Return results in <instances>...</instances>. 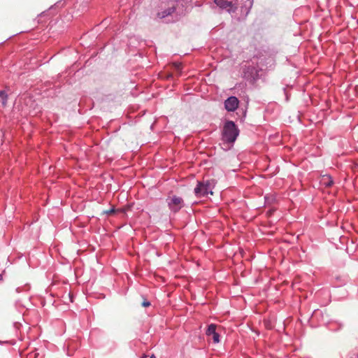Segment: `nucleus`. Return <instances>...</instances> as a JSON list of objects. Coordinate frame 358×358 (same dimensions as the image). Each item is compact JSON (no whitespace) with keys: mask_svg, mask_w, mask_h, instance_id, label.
<instances>
[{"mask_svg":"<svg viewBox=\"0 0 358 358\" xmlns=\"http://www.w3.org/2000/svg\"><path fill=\"white\" fill-rule=\"evenodd\" d=\"M239 134V130L232 121H227L222 130V141L228 143H234Z\"/></svg>","mask_w":358,"mask_h":358,"instance_id":"f257e3e1","label":"nucleus"},{"mask_svg":"<svg viewBox=\"0 0 358 358\" xmlns=\"http://www.w3.org/2000/svg\"><path fill=\"white\" fill-rule=\"evenodd\" d=\"M167 202L169 208L175 213L180 210L184 206L183 199L180 196L176 195L169 196L167 199Z\"/></svg>","mask_w":358,"mask_h":358,"instance_id":"f03ea898","label":"nucleus"},{"mask_svg":"<svg viewBox=\"0 0 358 358\" xmlns=\"http://www.w3.org/2000/svg\"><path fill=\"white\" fill-rule=\"evenodd\" d=\"M238 103L236 96H230L225 101L224 106L228 111H234L238 108Z\"/></svg>","mask_w":358,"mask_h":358,"instance_id":"7ed1b4c3","label":"nucleus"},{"mask_svg":"<svg viewBox=\"0 0 358 358\" xmlns=\"http://www.w3.org/2000/svg\"><path fill=\"white\" fill-rule=\"evenodd\" d=\"M194 194L197 197H203L207 196L210 192L206 188L204 182H199L194 188Z\"/></svg>","mask_w":358,"mask_h":358,"instance_id":"20e7f679","label":"nucleus"},{"mask_svg":"<svg viewBox=\"0 0 358 358\" xmlns=\"http://www.w3.org/2000/svg\"><path fill=\"white\" fill-rule=\"evenodd\" d=\"M206 335L208 336H211V338L213 339L214 343H219L220 336L219 334L216 332V325L213 324L209 325L206 331Z\"/></svg>","mask_w":358,"mask_h":358,"instance_id":"39448f33","label":"nucleus"},{"mask_svg":"<svg viewBox=\"0 0 358 358\" xmlns=\"http://www.w3.org/2000/svg\"><path fill=\"white\" fill-rule=\"evenodd\" d=\"M320 183L326 187H329L333 185L334 181L330 176L324 175L322 177Z\"/></svg>","mask_w":358,"mask_h":358,"instance_id":"423d86ee","label":"nucleus"},{"mask_svg":"<svg viewBox=\"0 0 358 358\" xmlns=\"http://www.w3.org/2000/svg\"><path fill=\"white\" fill-rule=\"evenodd\" d=\"M215 3L222 8H231V2L228 0H215Z\"/></svg>","mask_w":358,"mask_h":358,"instance_id":"0eeeda50","label":"nucleus"},{"mask_svg":"<svg viewBox=\"0 0 358 358\" xmlns=\"http://www.w3.org/2000/svg\"><path fill=\"white\" fill-rule=\"evenodd\" d=\"M203 182H204V184H205L206 188L209 191L210 194L213 195V189L215 187V181L214 180H206V181H203Z\"/></svg>","mask_w":358,"mask_h":358,"instance_id":"6e6552de","label":"nucleus"},{"mask_svg":"<svg viewBox=\"0 0 358 358\" xmlns=\"http://www.w3.org/2000/svg\"><path fill=\"white\" fill-rule=\"evenodd\" d=\"M0 99H1V101L3 106H6V103H7V95L5 93V92H3V91L0 92Z\"/></svg>","mask_w":358,"mask_h":358,"instance_id":"1a4fd4ad","label":"nucleus"},{"mask_svg":"<svg viewBox=\"0 0 358 358\" xmlns=\"http://www.w3.org/2000/svg\"><path fill=\"white\" fill-rule=\"evenodd\" d=\"M114 212H115V210L113 208H111L108 210L104 211V213L107 214V215H111V214L114 213Z\"/></svg>","mask_w":358,"mask_h":358,"instance_id":"9d476101","label":"nucleus"},{"mask_svg":"<svg viewBox=\"0 0 358 358\" xmlns=\"http://www.w3.org/2000/svg\"><path fill=\"white\" fill-rule=\"evenodd\" d=\"M142 306L143 307H149L150 306V303L148 301H144L143 303H142Z\"/></svg>","mask_w":358,"mask_h":358,"instance_id":"9b49d317","label":"nucleus"},{"mask_svg":"<svg viewBox=\"0 0 358 358\" xmlns=\"http://www.w3.org/2000/svg\"><path fill=\"white\" fill-rule=\"evenodd\" d=\"M3 280V276L2 274H0V282Z\"/></svg>","mask_w":358,"mask_h":358,"instance_id":"f8f14e48","label":"nucleus"},{"mask_svg":"<svg viewBox=\"0 0 358 358\" xmlns=\"http://www.w3.org/2000/svg\"><path fill=\"white\" fill-rule=\"evenodd\" d=\"M150 358H156V357L154 355H152Z\"/></svg>","mask_w":358,"mask_h":358,"instance_id":"ddd939ff","label":"nucleus"},{"mask_svg":"<svg viewBox=\"0 0 358 358\" xmlns=\"http://www.w3.org/2000/svg\"><path fill=\"white\" fill-rule=\"evenodd\" d=\"M180 64L177 65V68L180 69Z\"/></svg>","mask_w":358,"mask_h":358,"instance_id":"4468645a","label":"nucleus"},{"mask_svg":"<svg viewBox=\"0 0 358 358\" xmlns=\"http://www.w3.org/2000/svg\"><path fill=\"white\" fill-rule=\"evenodd\" d=\"M142 358H147V357L146 356H143Z\"/></svg>","mask_w":358,"mask_h":358,"instance_id":"2eb2a0df","label":"nucleus"},{"mask_svg":"<svg viewBox=\"0 0 358 358\" xmlns=\"http://www.w3.org/2000/svg\"><path fill=\"white\" fill-rule=\"evenodd\" d=\"M357 358H358V354H357Z\"/></svg>","mask_w":358,"mask_h":358,"instance_id":"dca6fc26","label":"nucleus"}]
</instances>
